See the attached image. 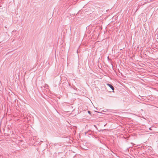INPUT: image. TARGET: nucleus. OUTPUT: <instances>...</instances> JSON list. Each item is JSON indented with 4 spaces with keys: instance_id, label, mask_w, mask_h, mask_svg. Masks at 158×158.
Wrapping results in <instances>:
<instances>
[{
    "instance_id": "obj_6",
    "label": "nucleus",
    "mask_w": 158,
    "mask_h": 158,
    "mask_svg": "<svg viewBox=\"0 0 158 158\" xmlns=\"http://www.w3.org/2000/svg\"><path fill=\"white\" fill-rule=\"evenodd\" d=\"M94 127H96V126L95 125H94Z\"/></svg>"
},
{
    "instance_id": "obj_5",
    "label": "nucleus",
    "mask_w": 158,
    "mask_h": 158,
    "mask_svg": "<svg viewBox=\"0 0 158 158\" xmlns=\"http://www.w3.org/2000/svg\"><path fill=\"white\" fill-rule=\"evenodd\" d=\"M5 28H7V27H6V26H5Z\"/></svg>"
},
{
    "instance_id": "obj_7",
    "label": "nucleus",
    "mask_w": 158,
    "mask_h": 158,
    "mask_svg": "<svg viewBox=\"0 0 158 158\" xmlns=\"http://www.w3.org/2000/svg\"><path fill=\"white\" fill-rule=\"evenodd\" d=\"M149 129H150V130H151V128H150Z\"/></svg>"
},
{
    "instance_id": "obj_3",
    "label": "nucleus",
    "mask_w": 158,
    "mask_h": 158,
    "mask_svg": "<svg viewBox=\"0 0 158 158\" xmlns=\"http://www.w3.org/2000/svg\"><path fill=\"white\" fill-rule=\"evenodd\" d=\"M88 113H89V114H90V113H91V112H90V111H88Z\"/></svg>"
},
{
    "instance_id": "obj_2",
    "label": "nucleus",
    "mask_w": 158,
    "mask_h": 158,
    "mask_svg": "<svg viewBox=\"0 0 158 158\" xmlns=\"http://www.w3.org/2000/svg\"><path fill=\"white\" fill-rule=\"evenodd\" d=\"M89 131L87 132H85V134L86 135L89 132Z\"/></svg>"
},
{
    "instance_id": "obj_1",
    "label": "nucleus",
    "mask_w": 158,
    "mask_h": 158,
    "mask_svg": "<svg viewBox=\"0 0 158 158\" xmlns=\"http://www.w3.org/2000/svg\"><path fill=\"white\" fill-rule=\"evenodd\" d=\"M107 85L109 86L110 88H111V89L113 90L114 91V87L111 84H107ZM113 92H114V91H113Z\"/></svg>"
},
{
    "instance_id": "obj_4",
    "label": "nucleus",
    "mask_w": 158,
    "mask_h": 158,
    "mask_svg": "<svg viewBox=\"0 0 158 158\" xmlns=\"http://www.w3.org/2000/svg\"><path fill=\"white\" fill-rule=\"evenodd\" d=\"M89 132H90V131L89 132V133H88V134H89V135H91V133H89Z\"/></svg>"
}]
</instances>
